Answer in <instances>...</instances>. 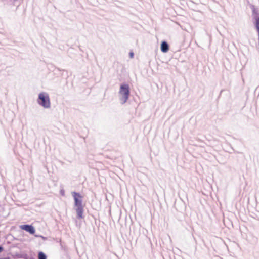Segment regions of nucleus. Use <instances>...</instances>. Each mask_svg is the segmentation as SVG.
Instances as JSON below:
<instances>
[{
  "mask_svg": "<svg viewBox=\"0 0 259 259\" xmlns=\"http://www.w3.org/2000/svg\"><path fill=\"white\" fill-rule=\"evenodd\" d=\"M119 94L120 96V100L121 103H125L127 101L130 94V87L128 84H121L120 87Z\"/></svg>",
  "mask_w": 259,
  "mask_h": 259,
  "instance_id": "f257e3e1",
  "label": "nucleus"
},
{
  "mask_svg": "<svg viewBox=\"0 0 259 259\" xmlns=\"http://www.w3.org/2000/svg\"><path fill=\"white\" fill-rule=\"evenodd\" d=\"M38 102L45 108H49L50 106L49 97L48 95L45 93H42L39 95Z\"/></svg>",
  "mask_w": 259,
  "mask_h": 259,
  "instance_id": "f03ea898",
  "label": "nucleus"
},
{
  "mask_svg": "<svg viewBox=\"0 0 259 259\" xmlns=\"http://www.w3.org/2000/svg\"><path fill=\"white\" fill-rule=\"evenodd\" d=\"M72 196L74 199V205L76 207L83 206L82 205V196L78 193L73 192L72 193Z\"/></svg>",
  "mask_w": 259,
  "mask_h": 259,
  "instance_id": "7ed1b4c3",
  "label": "nucleus"
},
{
  "mask_svg": "<svg viewBox=\"0 0 259 259\" xmlns=\"http://www.w3.org/2000/svg\"><path fill=\"white\" fill-rule=\"evenodd\" d=\"M21 229L29 232L31 234H33L35 233V229L32 225H24L20 226Z\"/></svg>",
  "mask_w": 259,
  "mask_h": 259,
  "instance_id": "20e7f679",
  "label": "nucleus"
},
{
  "mask_svg": "<svg viewBox=\"0 0 259 259\" xmlns=\"http://www.w3.org/2000/svg\"><path fill=\"white\" fill-rule=\"evenodd\" d=\"M76 208L75 209L76 213H77V217L78 219H82L83 218V206H79V207H76Z\"/></svg>",
  "mask_w": 259,
  "mask_h": 259,
  "instance_id": "39448f33",
  "label": "nucleus"
},
{
  "mask_svg": "<svg viewBox=\"0 0 259 259\" xmlns=\"http://www.w3.org/2000/svg\"><path fill=\"white\" fill-rule=\"evenodd\" d=\"M169 50V47L168 44L165 42L163 41L161 43V50L163 52H167Z\"/></svg>",
  "mask_w": 259,
  "mask_h": 259,
  "instance_id": "423d86ee",
  "label": "nucleus"
},
{
  "mask_svg": "<svg viewBox=\"0 0 259 259\" xmlns=\"http://www.w3.org/2000/svg\"><path fill=\"white\" fill-rule=\"evenodd\" d=\"M255 25L259 35V17L255 18Z\"/></svg>",
  "mask_w": 259,
  "mask_h": 259,
  "instance_id": "0eeeda50",
  "label": "nucleus"
},
{
  "mask_svg": "<svg viewBox=\"0 0 259 259\" xmlns=\"http://www.w3.org/2000/svg\"><path fill=\"white\" fill-rule=\"evenodd\" d=\"M39 259H46V256L42 252H40L38 254Z\"/></svg>",
  "mask_w": 259,
  "mask_h": 259,
  "instance_id": "6e6552de",
  "label": "nucleus"
},
{
  "mask_svg": "<svg viewBox=\"0 0 259 259\" xmlns=\"http://www.w3.org/2000/svg\"><path fill=\"white\" fill-rule=\"evenodd\" d=\"M130 56L131 58H133L134 56V53L132 52L130 53Z\"/></svg>",
  "mask_w": 259,
  "mask_h": 259,
  "instance_id": "1a4fd4ad",
  "label": "nucleus"
},
{
  "mask_svg": "<svg viewBox=\"0 0 259 259\" xmlns=\"http://www.w3.org/2000/svg\"><path fill=\"white\" fill-rule=\"evenodd\" d=\"M3 247L0 246V253L3 251Z\"/></svg>",
  "mask_w": 259,
  "mask_h": 259,
  "instance_id": "9d476101",
  "label": "nucleus"
}]
</instances>
